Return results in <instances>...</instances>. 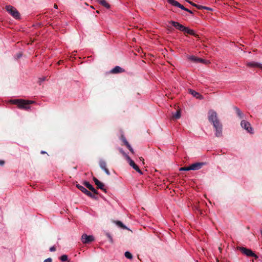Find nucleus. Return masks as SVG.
I'll return each mask as SVG.
<instances>
[{"label": "nucleus", "instance_id": "obj_5", "mask_svg": "<svg viewBox=\"0 0 262 262\" xmlns=\"http://www.w3.org/2000/svg\"><path fill=\"white\" fill-rule=\"evenodd\" d=\"M238 249L242 253L244 254L245 255L248 256L254 257L255 258H257L258 257L257 256L255 253H254L250 249H247L243 247H239Z\"/></svg>", "mask_w": 262, "mask_h": 262}, {"label": "nucleus", "instance_id": "obj_39", "mask_svg": "<svg viewBox=\"0 0 262 262\" xmlns=\"http://www.w3.org/2000/svg\"><path fill=\"white\" fill-rule=\"evenodd\" d=\"M193 34V35H194L195 37L198 36V34L193 33V34Z\"/></svg>", "mask_w": 262, "mask_h": 262}, {"label": "nucleus", "instance_id": "obj_7", "mask_svg": "<svg viewBox=\"0 0 262 262\" xmlns=\"http://www.w3.org/2000/svg\"><path fill=\"white\" fill-rule=\"evenodd\" d=\"M126 159L130 166H132L136 171H137L139 173L142 174V172L140 169L139 167L135 163L134 161L132 160L128 156H126Z\"/></svg>", "mask_w": 262, "mask_h": 262}, {"label": "nucleus", "instance_id": "obj_11", "mask_svg": "<svg viewBox=\"0 0 262 262\" xmlns=\"http://www.w3.org/2000/svg\"><path fill=\"white\" fill-rule=\"evenodd\" d=\"M205 165L204 163L203 162H197L191 164L190 166V170H196L200 169L203 165Z\"/></svg>", "mask_w": 262, "mask_h": 262}, {"label": "nucleus", "instance_id": "obj_4", "mask_svg": "<svg viewBox=\"0 0 262 262\" xmlns=\"http://www.w3.org/2000/svg\"><path fill=\"white\" fill-rule=\"evenodd\" d=\"M8 13L11 15L14 18L16 19H19L20 18V15L18 11L16 8L12 6H7L6 8Z\"/></svg>", "mask_w": 262, "mask_h": 262}, {"label": "nucleus", "instance_id": "obj_12", "mask_svg": "<svg viewBox=\"0 0 262 262\" xmlns=\"http://www.w3.org/2000/svg\"><path fill=\"white\" fill-rule=\"evenodd\" d=\"M93 180L95 184L98 186V188L102 190L105 192H106V189L104 188V184L99 181L96 178L93 177Z\"/></svg>", "mask_w": 262, "mask_h": 262}, {"label": "nucleus", "instance_id": "obj_42", "mask_svg": "<svg viewBox=\"0 0 262 262\" xmlns=\"http://www.w3.org/2000/svg\"><path fill=\"white\" fill-rule=\"evenodd\" d=\"M41 154H45V153H46V152H45V151H41Z\"/></svg>", "mask_w": 262, "mask_h": 262}, {"label": "nucleus", "instance_id": "obj_9", "mask_svg": "<svg viewBox=\"0 0 262 262\" xmlns=\"http://www.w3.org/2000/svg\"><path fill=\"white\" fill-rule=\"evenodd\" d=\"M76 186L80 190H81L82 192L86 194L88 196L93 199H97V196L93 194L91 192L88 191L84 187L79 184H77Z\"/></svg>", "mask_w": 262, "mask_h": 262}, {"label": "nucleus", "instance_id": "obj_36", "mask_svg": "<svg viewBox=\"0 0 262 262\" xmlns=\"http://www.w3.org/2000/svg\"><path fill=\"white\" fill-rule=\"evenodd\" d=\"M54 8H55V9H57V8H58V6H57V5L56 4H54Z\"/></svg>", "mask_w": 262, "mask_h": 262}, {"label": "nucleus", "instance_id": "obj_21", "mask_svg": "<svg viewBox=\"0 0 262 262\" xmlns=\"http://www.w3.org/2000/svg\"><path fill=\"white\" fill-rule=\"evenodd\" d=\"M100 4L107 9L110 7V5L105 0L102 1Z\"/></svg>", "mask_w": 262, "mask_h": 262}, {"label": "nucleus", "instance_id": "obj_34", "mask_svg": "<svg viewBox=\"0 0 262 262\" xmlns=\"http://www.w3.org/2000/svg\"><path fill=\"white\" fill-rule=\"evenodd\" d=\"M4 161H3V160H0V165H3L4 164Z\"/></svg>", "mask_w": 262, "mask_h": 262}, {"label": "nucleus", "instance_id": "obj_15", "mask_svg": "<svg viewBox=\"0 0 262 262\" xmlns=\"http://www.w3.org/2000/svg\"><path fill=\"white\" fill-rule=\"evenodd\" d=\"M83 184L85 187H86L88 189L91 190L94 193L96 194H98V192L97 191V190L89 182L85 181L83 183Z\"/></svg>", "mask_w": 262, "mask_h": 262}, {"label": "nucleus", "instance_id": "obj_32", "mask_svg": "<svg viewBox=\"0 0 262 262\" xmlns=\"http://www.w3.org/2000/svg\"><path fill=\"white\" fill-rule=\"evenodd\" d=\"M52 260L51 258H48L46 259H45L43 262H52Z\"/></svg>", "mask_w": 262, "mask_h": 262}, {"label": "nucleus", "instance_id": "obj_16", "mask_svg": "<svg viewBox=\"0 0 262 262\" xmlns=\"http://www.w3.org/2000/svg\"><path fill=\"white\" fill-rule=\"evenodd\" d=\"M125 70L119 66H116L111 71V72L113 74H117L124 72Z\"/></svg>", "mask_w": 262, "mask_h": 262}, {"label": "nucleus", "instance_id": "obj_26", "mask_svg": "<svg viewBox=\"0 0 262 262\" xmlns=\"http://www.w3.org/2000/svg\"><path fill=\"white\" fill-rule=\"evenodd\" d=\"M193 6L196 7L198 9H204V8H205V6H201V5H196V4H193Z\"/></svg>", "mask_w": 262, "mask_h": 262}, {"label": "nucleus", "instance_id": "obj_17", "mask_svg": "<svg viewBox=\"0 0 262 262\" xmlns=\"http://www.w3.org/2000/svg\"><path fill=\"white\" fill-rule=\"evenodd\" d=\"M190 93L193 95L194 97H195L197 98L201 99L203 98V97L201 95H200L199 93L196 91L192 90L191 89L189 90Z\"/></svg>", "mask_w": 262, "mask_h": 262}, {"label": "nucleus", "instance_id": "obj_29", "mask_svg": "<svg viewBox=\"0 0 262 262\" xmlns=\"http://www.w3.org/2000/svg\"><path fill=\"white\" fill-rule=\"evenodd\" d=\"M122 140L123 141V142H124V144L127 146V144H129L128 142L127 141V140H126L125 138L124 137H122Z\"/></svg>", "mask_w": 262, "mask_h": 262}, {"label": "nucleus", "instance_id": "obj_1", "mask_svg": "<svg viewBox=\"0 0 262 262\" xmlns=\"http://www.w3.org/2000/svg\"><path fill=\"white\" fill-rule=\"evenodd\" d=\"M208 120L212 123L215 129V136L217 137H222L223 126L218 119L216 112L213 110H210L208 113Z\"/></svg>", "mask_w": 262, "mask_h": 262}, {"label": "nucleus", "instance_id": "obj_30", "mask_svg": "<svg viewBox=\"0 0 262 262\" xmlns=\"http://www.w3.org/2000/svg\"><path fill=\"white\" fill-rule=\"evenodd\" d=\"M120 152L124 156V157L126 158V156H128L127 154L125 153V152L122 150V149H119Z\"/></svg>", "mask_w": 262, "mask_h": 262}, {"label": "nucleus", "instance_id": "obj_33", "mask_svg": "<svg viewBox=\"0 0 262 262\" xmlns=\"http://www.w3.org/2000/svg\"><path fill=\"white\" fill-rule=\"evenodd\" d=\"M185 1L187 2L188 3H189L190 4H191L192 6H193V4H195L194 3H192V2L189 1L188 0H185Z\"/></svg>", "mask_w": 262, "mask_h": 262}, {"label": "nucleus", "instance_id": "obj_18", "mask_svg": "<svg viewBox=\"0 0 262 262\" xmlns=\"http://www.w3.org/2000/svg\"><path fill=\"white\" fill-rule=\"evenodd\" d=\"M172 117L175 119H178L181 117V111L178 110L174 114L172 115Z\"/></svg>", "mask_w": 262, "mask_h": 262}, {"label": "nucleus", "instance_id": "obj_10", "mask_svg": "<svg viewBox=\"0 0 262 262\" xmlns=\"http://www.w3.org/2000/svg\"><path fill=\"white\" fill-rule=\"evenodd\" d=\"M94 240V238L92 235H88L84 234L81 236L82 242L84 244H88Z\"/></svg>", "mask_w": 262, "mask_h": 262}, {"label": "nucleus", "instance_id": "obj_8", "mask_svg": "<svg viewBox=\"0 0 262 262\" xmlns=\"http://www.w3.org/2000/svg\"><path fill=\"white\" fill-rule=\"evenodd\" d=\"M241 125L243 128L246 129L248 133L253 134V129L251 126V124L247 121L243 120L241 121Z\"/></svg>", "mask_w": 262, "mask_h": 262}, {"label": "nucleus", "instance_id": "obj_25", "mask_svg": "<svg viewBox=\"0 0 262 262\" xmlns=\"http://www.w3.org/2000/svg\"><path fill=\"white\" fill-rule=\"evenodd\" d=\"M180 171H188L190 170V166L189 167H183L180 168Z\"/></svg>", "mask_w": 262, "mask_h": 262}, {"label": "nucleus", "instance_id": "obj_20", "mask_svg": "<svg viewBox=\"0 0 262 262\" xmlns=\"http://www.w3.org/2000/svg\"><path fill=\"white\" fill-rule=\"evenodd\" d=\"M235 110L236 113V114H237V115H238L240 118H242V117H243V113H242V112H241V111L239 110V108H238V107H235Z\"/></svg>", "mask_w": 262, "mask_h": 262}, {"label": "nucleus", "instance_id": "obj_6", "mask_svg": "<svg viewBox=\"0 0 262 262\" xmlns=\"http://www.w3.org/2000/svg\"><path fill=\"white\" fill-rule=\"evenodd\" d=\"M190 60L195 62H201L204 64H208L210 63L209 60H205L203 58H199L194 56H190L188 58Z\"/></svg>", "mask_w": 262, "mask_h": 262}, {"label": "nucleus", "instance_id": "obj_43", "mask_svg": "<svg viewBox=\"0 0 262 262\" xmlns=\"http://www.w3.org/2000/svg\"><path fill=\"white\" fill-rule=\"evenodd\" d=\"M21 54H19V55H18V57H21Z\"/></svg>", "mask_w": 262, "mask_h": 262}, {"label": "nucleus", "instance_id": "obj_38", "mask_svg": "<svg viewBox=\"0 0 262 262\" xmlns=\"http://www.w3.org/2000/svg\"><path fill=\"white\" fill-rule=\"evenodd\" d=\"M168 27L169 28V31H173L171 27H170L169 26H168Z\"/></svg>", "mask_w": 262, "mask_h": 262}, {"label": "nucleus", "instance_id": "obj_27", "mask_svg": "<svg viewBox=\"0 0 262 262\" xmlns=\"http://www.w3.org/2000/svg\"><path fill=\"white\" fill-rule=\"evenodd\" d=\"M126 147L128 148V149L130 150V151L132 153V154H134V149H133V148L131 147V146L129 144H127V145L126 146Z\"/></svg>", "mask_w": 262, "mask_h": 262}, {"label": "nucleus", "instance_id": "obj_3", "mask_svg": "<svg viewBox=\"0 0 262 262\" xmlns=\"http://www.w3.org/2000/svg\"><path fill=\"white\" fill-rule=\"evenodd\" d=\"M173 27L180 31L184 32V33H195V31L190 29L188 27H186L183 25L180 24L178 22L171 21L169 22Z\"/></svg>", "mask_w": 262, "mask_h": 262}, {"label": "nucleus", "instance_id": "obj_31", "mask_svg": "<svg viewBox=\"0 0 262 262\" xmlns=\"http://www.w3.org/2000/svg\"><path fill=\"white\" fill-rule=\"evenodd\" d=\"M50 251L51 252H54L56 251V247L55 246H53L52 247H51L50 248Z\"/></svg>", "mask_w": 262, "mask_h": 262}, {"label": "nucleus", "instance_id": "obj_2", "mask_svg": "<svg viewBox=\"0 0 262 262\" xmlns=\"http://www.w3.org/2000/svg\"><path fill=\"white\" fill-rule=\"evenodd\" d=\"M11 103L16 104L20 109L29 110L30 107L29 104H33L35 101L32 100H26L24 99H13L11 100Z\"/></svg>", "mask_w": 262, "mask_h": 262}, {"label": "nucleus", "instance_id": "obj_13", "mask_svg": "<svg viewBox=\"0 0 262 262\" xmlns=\"http://www.w3.org/2000/svg\"><path fill=\"white\" fill-rule=\"evenodd\" d=\"M99 166L101 167V168L105 171L107 175H110V171L106 168V163L104 160H101L100 161Z\"/></svg>", "mask_w": 262, "mask_h": 262}, {"label": "nucleus", "instance_id": "obj_41", "mask_svg": "<svg viewBox=\"0 0 262 262\" xmlns=\"http://www.w3.org/2000/svg\"><path fill=\"white\" fill-rule=\"evenodd\" d=\"M44 80H45V78H42L41 79V81H44Z\"/></svg>", "mask_w": 262, "mask_h": 262}, {"label": "nucleus", "instance_id": "obj_19", "mask_svg": "<svg viewBox=\"0 0 262 262\" xmlns=\"http://www.w3.org/2000/svg\"><path fill=\"white\" fill-rule=\"evenodd\" d=\"M167 2L172 6L178 7L179 3L175 0H167Z\"/></svg>", "mask_w": 262, "mask_h": 262}, {"label": "nucleus", "instance_id": "obj_35", "mask_svg": "<svg viewBox=\"0 0 262 262\" xmlns=\"http://www.w3.org/2000/svg\"><path fill=\"white\" fill-rule=\"evenodd\" d=\"M204 9H206V10H211V9L210 8H208V7H205V8H204Z\"/></svg>", "mask_w": 262, "mask_h": 262}, {"label": "nucleus", "instance_id": "obj_40", "mask_svg": "<svg viewBox=\"0 0 262 262\" xmlns=\"http://www.w3.org/2000/svg\"><path fill=\"white\" fill-rule=\"evenodd\" d=\"M140 160L141 161H143L144 160V159H143V158L142 157L140 158Z\"/></svg>", "mask_w": 262, "mask_h": 262}, {"label": "nucleus", "instance_id": "obj_14", "mask_svg": "<svg viewBox=\"0 0 262 262\" xmlns=\"http://www.w3.org/2000/svg\"><path fill=\"white\" fill-rule=\"evenodd\" d=\"M246 65L248 67H250V68L256 67V68H258L260 69H262V64L258 63V62H254V61L249 62L247 63Z\"/></svg>", "mask_w": 262, "mask_h": 262}, {"label": "nucleus", "instance_id": "obj_24", "mask_svg": "<svg viewBox=\"0 0 262 262\" xmlns=\"http://www.w3.org/2000/svg\"><path fill=\"white\" fill-rule=\"evenodd\" d=\"M60 259L62 261H66L68 260V256L67 255H62V256H60Z\"/></svg>", "mask_w": 262, "mask_h": 262}, {"label": "nucleus", "instance_id": "obj_22", "mask_svg": "<svg viewBox=\"0 0 262 262\" xmlns=\"http://www.w3.org/2000/svg\"><path fill=\"white\" fill-rule=\"evenodd\" d=\"M124 255L128 259H131L133 258L132 254L128 251L125 252Z\"/></svg>", "mask_w": 262, "mask_h": 262}, {"label": "nucleus", "instance_id": "obj_37", "mask_svg": "<svg viewBox=\"0 0 262 262\" xmlns=\"http://www.w3.org/2000/svg\"><path fill=\"white\" fill-rule=\"evenodd\" d=\"M187 11V12H189V13H191V14H192V12L191 10H189V9H188V11Z\"/></svg>", "mask_w": 262, "mask_h": 262}, {"label": "nucleus", "instance_id": "obj_28", "mask_svg": "<svg viewBox=\"0 0 262 262\" xmlns=\"http://www.w3.org/2000/svg\"><path fill=\"white\" fill-rule=\"evenodd\" d=\"M179 8H181V9L183 10H185V11H188V9L186 8L185 7H184L183 5H182L181 4H180L179 3V6L178 7Z\"/></svg>", "mask_w": 262, "mask_h": 262}, {"label": "nucleus", "instance_id": "obj_23", "mask_svg": "<svg viewBox=\"0 0 262 262\" xmlns=\"http://www.w3.org/2000/svg\"><path fill=\"white\" fill-rule=\"evenodd\" d=\"M116 224L123 229H127V227L121 221H117Z\"/></svg>", "mask_w": 262, "mask_h": 262}]
</instances>
